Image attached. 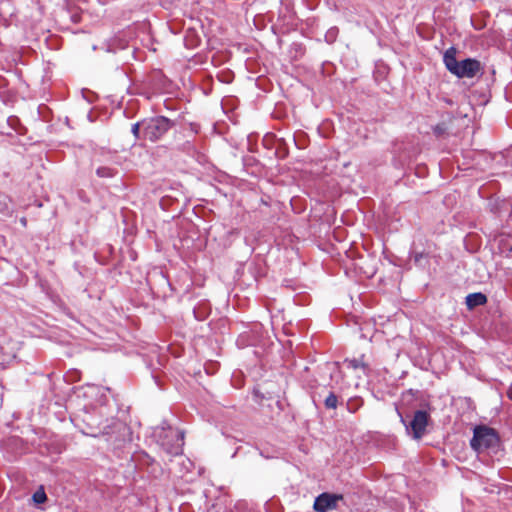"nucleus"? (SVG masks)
Listing matches in <instances>:
<instances>
[{
	"instance_id": "obj_5",
	"label": "nucleus",
	"mask_w": 512,
	"mask_h": 512,
	"mask_svg": "<svg viewBox=\"0 0 512 512\" xmlns=\"http://www.w3.org/2000/svg\"><path fill=\"white\" fill-rule=\"evenodd\" d=\"M342 499V495L324 492L316 497L313 508L317 512H326L335 509L338 501Z\"/></svg>"
},
{
	"instance_id": "obj_11",
	"label": "nucleus",
	"mask_w": 512,
	"mask_h": 512,
	"mask_svg": "<svg viewBox=\"0 0 512 512\" xmlns=\"http://www.w3.org/2000/svg\"><path fill=\"white\" fill-rule=\"evenodd\" d=\"M362 405L363 401L361 398H350L346 403L347 410L351 413L358 411Z\"/></svg>"
},
{
	"instance_id": "obj_2",
	"label": "nucleus",
	"mask_w": 512,
	"mask_h": 512,
	"mask_svg": "<svg viewBox=\"0 0 512 512\" xmlns=\"http://www.w3.org/2000/svg\"><path fill=\"white\" fill-rule=\"evenodd\" d=\"M143 140L157 142L175 126V122L164 116H156L142 120Z\"/></svg>"
},
{
	"instance_id": "obj_15",
	"label": "nucleus",
	"mask_w": 512,
	"mask_h": 512,
	"mask_svg": "<svg viewBox=\"0 0 512 512\" xmlns=\"http://www.w3.org/2000/svg\"><path fill=\"white\" fill-rule=\"evenodd\" d=\"M338 32H339V30H338V28H337V27H332V28H330V29L326 32V34H325V40H326V42H328V43H333V42L336 40L337 36H338Z\"/></svg>"
},
{
	"instance_id": "obj_13",
	"label": "nucleus",
	"mask_w": 512,
	"mask_h": 512,
	"mask_svg": "<svg viewBox=\"0 0 512 512\" xmlns=\"http://www.w3.org/2000/svg\"><path fill=\"white\" fill-rule=\"evenodd\" d=\"M131 133L134 135L135 139L143 140V126L142 121L136 122L131 127Z\"/></svg>"
},
{
	"instance_id": "obj_10",
	"label": "nucleus",
	"mask_w": 512,
	"mask_h": 512,
	"mask_svg": "<svg viewBox=\"0 0 512 512\" xmlns=\"http://www.w3.org/2000/svg\"><path fill=\"white\" fill-rule=\"evenodd\" d=\"M117 171L113 168L101 166L96 169L97 176L101 178H111L116 175Z\"/></svg>"
},
{
	"instance_id": "obj_16",
	"label": "nucleus",
	"mask_w": 512,
	"mask_h": 512,
	"mask_svg": "<svg viewBox=\"0 0 512 512\" xmlns=\"http://www.w3.org/2000/svg\"><path fill=\"white\" fill-rule=\"evenodd\" d=\"M47 499V496L44 491H37L33 494V500L38 503H44Z\"/></svg>"
},
{
	"instance_id": "obj_8",
	"label": "nucleus",
	"mask_w": 512,
	"mask_h": 512,
	"mask_svg": "<svg viewBox=\"0 0 512 512\" xmlns=\"http://www.w3.org/2000/svg\"><path fill=\"white\" fill-rule=\"evenodd\" d=\"M487 297L481 292L471 293L466 296V305L468 309H474L475 307L486 304Z\"/></svg>"
},
{
	"instance_id": "obj_1",
	"label": "nucleus",
	"mask_w": 512,
	"mask_h": 512,
	"mask_svg": "<svg viewBox=\"0 0 512 512\" xmlns=\"http://www.w3.org/2000/svg\"><path fill=\"white\" fill-rule=\"evenodd\" d=\"M470 446L478 453L496 454L500 450V438L495 429L485 425L476 426Z\"/></svg>"
},
{
	"instance_id": "obj_9",
	"label": "nucleus",
	"mask_w": 512,
	"mask_h": 512,
	"mask_svg": "<svg viewBox=\"0 0 512 512\" xmlns=\"http://www.w3.org/2000/svg\"><path fill=\"white\" fill-rule=\"evenodd\" d=\"M363 358L364 356H361V358L359 359H351V360H346L345 362L347 363V366L349 368H353V369H358V368H361L364 373H367L369 368H368V365L363 361Z\"/></svg>"
},
{
	"instance_id": "obj_17",
	"label": "nucleus",
	"mask_w": 512,
	"mask_h": 512,
	"mask_svg": "<svg viewBox=\"0 0 512 512\" xmlns=\"http://www.w3.org/2000/svg\"><path fill=\"white\" fill-rule=\"evenodd\" d=\"M421 257H422V254H418V255H416V256H415V261H416V262H418V261H419V259H420Z\"/></svg>"
},
{
	"instance_id": "obj_4",
	"label": "nucleus",
	"mask_w": 512,
	"mask_h": 512,
	"mask_svg": "<svg viewBox=\"0 0 512 512\" xmlns=\"http://www.w3.org/2000/svg\"><path fill=\"white\" fill-rule=\"evenodd\" d=\"M401 422L405 425L406 430H411L414 439H421L425 432L429 421V414L424 410H417L412 420L407 423L406 419L400 414Z\"/></svg>"
},
{
	"instance_id": "obj_14",
	"label": "nucleus",
	"mask_w": 512,
	"mask_h": 512,
	"mask_svg": "<svg viewBox=\"0 0 512 512\" xmlns=\"http://www.w3.org/2000/svg\"><path fill=\"white\" fill-rule=\"evenodd\" d=\"M112 426H114V427H122V424L117 423V422L112 420V424H106L102 428L99 427L98 433H92L91 435L95 436V437L100 435V434H102V435H109L110 432H109L108 429H110Z\"/></svg>"
},
{
	"instance_id": "obj_3",
	"label": "nucleus",
	"mask_w": 512,
	"mask_h": 512,
	"mask_svg": "<svg viewBox=\"0 0 512 512\" xmlns=\"http://www.w3.org/2000/svg\"><path fill=\"white\" fill-rule=\"evenodd\" d=\"M158 444L170 455H179L182 453L184 444V434L178 429L168 427L161 428L156 434Z\"/></svg>"
},
{
	"instance_id": "obj_12",
	"label": "nucleus",
	"mask_w": 512,
	"mask_h": 512,
	"mask_svg": "<svg viewBox=\"0 0 512 512\" xmlns=\"http://www.w3.org/2000/svg\"><path fill=\"white\" fill-rule=\"evenodd\" d=\"M324 405L327 409H336L338 406V397L333 392H330L329 395L324 400Z\"/></svg>"
},
{
	"instance_id": "obj_6",
	"label": "nucleus",
	"mask_w": 512,
	"mask_h": 512,
	"mask_svg": "<svg viewBox=\"0 0 512 512\" xmlns=\"http://www.w3.org/2000/svg\"><path fill=\"white\" fill-rule=\"evenodd\" d=\"M458 71L454 74L459 78H473L481 71V63L472 58L460 62Z\"/></svg>"
},
{
	"instance_id": "obj_7",
	"label": "nucleus",
	"mask_w": 512,
	"mask_h": 512,
	"mask_svg": "<svg viewBox=\"0 0 512 512\" xmlns=\"http://www.w3.org/2000/svg\"><path fill=\"white\" fill-rule=\"evenodd\" d=\"M457 50L455 47L448 48L443 56V62L449 72L455 74L458 71L460 62L456 59Z\"/></svg>"
}]
</instances>
